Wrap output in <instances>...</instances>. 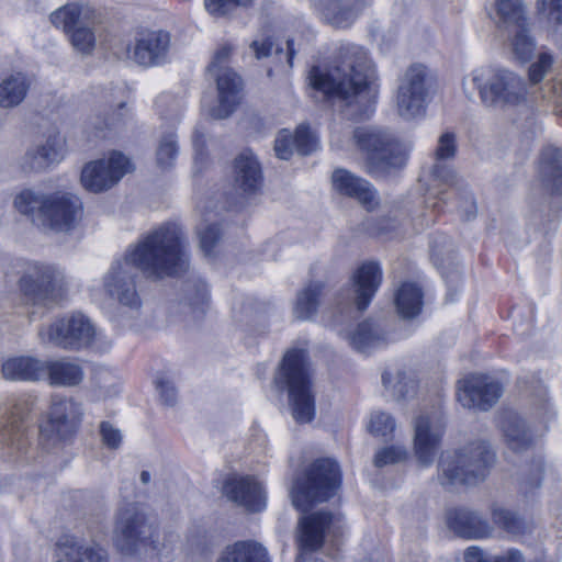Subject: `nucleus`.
<instances>
[{
    "label": "nucleus",
    "mask_w": 562,
    "mask_h": 562,
    "mask_svg": "<svg viewBox=\"0 0 562 562\" xmlns=\"http://www.w3.org/2000/svg\"><path fill=\"white\" fill-rule=\"evenodd\" d=\"M135 268L154 279L172 277L186 271L188 256L180 227L176 224H165L144 236L122 259L113 261L101 285L93 284L90 288L91 299L101 303L106 295L122 305L138 308L140 297L135 285Z\"/></svg>",
    "instance_id": "nucleus-1"
},
{
    "label": "nucleus",
    "mask_w": 562,
    "mask_h": 562,
    "mask_svg": "<svg viewBox=\"0 0 562 562\" xmlns=\"http://www.w3.org/2000/svg\"><path fill=\"white\" fill-rule=\"evenodd\" d=\"M339 55L340 65L329 71L313 67L308 75L310 85L327 99L345 101L347 115L368 117L374 111L378 97L374 67L359 45H342Z\"/></svg>",
    "instance_id": "nucleus-2"
},
{
    "label": "nucleus",
    "mask_w": 562,
    "mask_h": 562,
    "mask_svg": "<svg viewBox=\"0 0 562 562\" xmlns=\"http://www.w3.org/2000/svg\"><path fill=\"white\" fill-rule=\"evenodd\" d=\"M113 542L123 553L139 552L147 562H172L179 550V537L172 532L157 535L137 504L119 510Z\"/></svg>",
    "instance_id": "nucleus-3"
},
{
    "label": "nucleus",
    "mask_w": 562,
    "mask_h": 562,
    "mask_svg": "<svg viewBox=\"0 0 562 562\" xmlns=\"http://www.w3.org/2000/svg\"><path fill=\"white\" fill-rule=\"evenodd\" d=\"M462 90L469 100L475 92L485 108L504 112L524 105L527 85L522 77L505 68L483 66L473 69L462 80Z\"/></svg>",
    "instance_id": "nucleus-4"
},
{
    "label": "nucleus",
    "mask_w": 562,
    "mask_h": 562,
    "mask_svg": "<svg viewBox=\"0 0 562 562\" xmlns=\"http://www.w3.org/2000/svg\"><path fill=\"white\" fill-rule=\"evenodd\" d=\"M14 205L20 213L31 216L35 224L54 232L70 231L82 214L79 198L64 192L44 195L23 190L15 196Z\"/></svg>",
    "instance_id": "nucleus-5"
},
{
    "label": "nucleus",
    "mask_w": 562,
    "mask_h": 562,
    "mask_svg": "<svg viewBox=\"0 0 562 562\" xmlns=\"http://www.w3.org/2000/svg\"><path fill=\"white\" fill-rule=\"evenodd\" d=\"M307 352L289 350L274 378L280 390H286L292 416L297 423H310L315 416V396Z\"/></svg>",
    "instance_id": "nucleus-6"
},
{
    "label": "nucleus",
    "mask_w": 562,
    "mask_h": 562,
    "mask_svg": "<svg viewBox=\"0 0 562 562\" xmlns=\"http://www.w3.org/2000/svg\"><path fill=\"white\" fill-rule=\"evenodd\" d=\"M494 460L495 453L484 441L446 451L439 460V481L443 486L475 485L485 480Z\"/></svg>",
    "instance_id": "nucleus-7"
},
{
    "label": "nucleus",
    "mask_w": 562,
    "mask_h": 562,
    "mask_svg": "<svg viewBox=\"0 0 562 562\" xmlns=\"http://www.w3.org/2000/svg\"><path fill=\"white\" fill-rule=\"evenodd\" d=\"M341 471L331 459L316 460L306 471L303 480L296 481L291 491L292 503L301 512H306L315 503L329 499L339 490Z\"/></svg>",
    "instance_id": "nucleus-8"
},
{
    "label": "nucleus",
    "mask_w": 562,
    "mask_h": 562,
    "mask_svg": "<svg viewBox=\"0 0 562 562\" xmlns=\"http://www.w3.org/2000/svg\"><path fill=\"white\" fill-rule=\"evenodd\" d=\"M353 138L364 157L368 171L372 175L389 173L406 162L407 150L376 127H358Z\"/></svg>",
    "instance_id": "nucleus-9"
},
{
    "label": "nucleus",
    "mask_w": 562,
    "mask_h": 562,
    "mask_svg": "<svg viewBox=\"0 0 562 562\" xmlns=\"http://www.w3.org/2000/svg\"><path fill=\"white\" fill-rule=\"evenodd\" d=\"M50 22L68 36L72 48L81 55H90L95 48V25L98 15L93 8L85 3H67L55 10Z\"/></svg>",
    "instance_id": "nucleus-10"
},
{
    "label": "nucleus",
    "mask_w": 562,
    "mask_h": 562,
    "mask_svg": "<svg viewBox=\"0 0 562 562\" xmlns=\"http://www.w3.org/2000/svg\"><path fill=\"white\" fill-rule=\"evenodd\" d=\"M40 339L68 350H79L87 347H99L102 333L98 331L91 321L82 313H72L56 319L38 331Z\"/></svg>",
    "instance_id": "nucleus-11"
},
{
    "label": "nucleus",
    "mask_w": 562,
    "mask_h": 562,
    "mask_svg": "<svg viewBox=\"0 0 562 562\" xmlns=\"http://www.w3.org/2000/svg\"><path fill=\"white\" fill-rule=\"evenodd\" d=\"M233 47L228 44L221 46L214 54L207 68L214 78L217 89V105L209 110V115L214 119H226L237 108L241 100L243 80L229 66V57Z\"/></svg>",
    "instance_id": "nucleus-12"
},
{
    "label": "nucleus",
    "mask_w": 562,
    "mask_h": 562,
    "mask_svg": "<svg viewBox=\"0 0 562 562\" xmlns=\"http://www.w3.org/2000/svg\"><path fill=\"white\" fill-rule=\"evenodd\" d=\"M64 276L50 265L29 262L19 280L20 291L32 304L48 305L57 301L63 290Z\"/></svg>",
    "instance_id": "nucleus-13"
},
{
    "label": "nucleus",
    "mask_w": 562,
    "mask_h": 562,
    "mask_svg": "<svg viewBox=\"0 0 562 562\" xmlns=\"http://www.w3.org/2000/svg\"><path fill=\"white\" fill-rule=\"evenodd\" d=\"M496 23L513 58L527 61V18L522 0H495Z\"/></svg>",
    "instance_id": "nucleus-14"
},
{
    "label": "nucleus",
    "mask_w": 562,
    "mask_h": 562,
    "mask_svg": "<svg viewBox=\"0 0 562 562\" xmlns=\"http://www.w3.org/2000/svg\"><path fill=\"white\" fill-rule=\"evenodd\" d=\"M340 527V517L328 512H316L303 516L297 526L299 555L296 562H305L308 554L322 548L326 535H335Z\"/></svg>",
    "instance_id": "nucleus-15"
},
{
    "label": "nucleus",
    "mask_w": 562,
    "mask_h": 562,
    "mask_svg": "<svg viewBox=\"0 0 562 562\" xmlns=\"http://www.w3.org/2000/svg\"><path fill=\"white\" fill-rule=\"evenodd\" d=\"M426 78L427 69L423 65H413L403 75L396 94V109L403 119L413 120L425 113Z\"/></svg>",
    "instance_id": "nucleus-16"
},
{
    "label": "nucleus",
    "mask_w": 562,
    "mask_h": 562,
    "mask_svg": "<svg viewBox=\"0 0 562 562\" xmlns=\"http://www.w3.org/2000/svg\"><path fill=\"white\" fill-rule=\"evenodd\" d=\"M132 170L131 160L123 154L113 151L108 159L87 164L81 172V183L88 191L102 192L116 184Z\"/></svg>",
    "instance_id": "nucleus-17"
},
{
    "label": "nucleus",
    "mask_w": 562,
    "mask_h": 562,
    "mask_svg": "<svg viewBox=\"0 0 562 562\" xmlns=\"http://www.w3.org/2000/svg\"><path fill=\"white\" fill-rule=\"evenodd\" d=\"M503 394V385L484 374H471L457 383V401L465 408L488 411Z\"/></svg>",
    "instance_id": "nucleus-18"
},
{
    "label": "nucleus",
    "mask_w": 562,
    "mask_h": 562,
    "mask_svg": "<svg viewBox=\"0 0 562 562\" xmlns=\"http://www.w3.org/2000/svg\"><path fill=\"white\" fill-rule=\"evenodd\" d=\"M456 154V137L452 133H445L440 136L436 149V164L431 170L434 188L429 192L427 204L434 209H440L439 203H446L441 194L456 195L453 184L456 175L442 160L450 159Z\"/></svg>",
    "instance_id": "nucleus-19"
},
{
    "label": "nucleus",
    "mask_w": 562,
    "mask_h": 562,
    "mask_svg": "<svg viewBox=\"0 0 562 562\" xmlns=\"http://www.w3.org/2000/svg\"><path fill=\"white\" fill-rule=\"evenodd\" d=\"M171 47L170 34L162 30H143L128 46L130 57L144 67H155L168 60Z\"/></svg>",
    "instance_id": "nucleus-20"
},
{
    "label": "nucleus",
    "mask_w": 562,
    "mask_h": 562,
    "mask_svg": "<svg viewBox=\"0 0 562 562\" xmlns=\"http://www.w3.org/2000/svg\"><path fill=\"white\" fill-rule=\"evenodd\" d=\"M82 408L72 398L54 395L50 401L47 422L41 427L42 434L65 437L80 424Z\"/></svg>",
    "instance_id": "nucleus-21"
},
{
    "label": "nucleus",
    "mask_w": 562,
    "mask_h": 562,
    "mask_svg": "<svg viewBox=\"0 0 562 562\" xmlns=\"http://www.w3.org/2000/svg\"><path fill=\"white\" fill-rule=\"evenodd\" d=\"M443 419L440 413L419 416L415 422L414 450L418 462L429 467L443 434Z\"/></svg>",
    "instance_id": "nucleus-22"
},
{
    "label": "nucleus",
    "mask_w": 562,
    "mask_h": 562,
    "mask_svg": "<svg viewBox=\"0 0 562 562\" xmlns=\"http://www.w3.org/2000/svg\"><path fill=\"white\" fill-rule=\"evenodd\" d=\"M223 492L228 499L249 512H261L267 506V496L262 484L249 475L228 477Z\"/></svg>",
    "instance_id": "nucleus-23"
},
{
    "label": "nucleus",
    "mask_w": 562,
    "mask_h": 562,
    "mask_svg": "<svg viewBox=\"0 0 562 562\" xmlns=\"http://www.w3.org/2000/svg\"><path fill=\"white\" fill-rule=\"evenodd\" d=\"M66 154V139L56 127L43 133V139L26 153L25 158L31 169H44L60 162Z\"/></svg>",
    "instance_id": "nucleus-24"
},
{
    "label": "nucleus",
    "mask_w": 562,
    "mask_h": 562,
    "mask_svg": "<svg viewBox=\"0 0 562 562\" xmlns=\"http://www.w3.org/2000/svg\"><path fill=\"white\" fill-rule=\"evenodd\" d=\"M32 409L29 397L20 396L11 398L7 408V425L3 429V438L9 446L16 451H24L27 446L24 420Z\"/></svg>",
    "instance_id": "nucleus-25"
},
{
    "label": "nucleus",
    "mask_w": 562,
    "mask_h": 562,
    "mask_svg": "<svg viewBox=\"0 0 562 562\" xmlns=\"http://www.w3.org/2000/svg\"><path fill=\"white\" fill-rule=\"evenodd\" d=\"M331 182L335 191L358 200L367 210L373 209L378 203L376 192L372 186L346 169L335 170Z\"/></svg>",
    "instance_id": "nucleus-26"
},
{
    "label": "nucleus",
    "mask_w": 562,
    "mask_h": 562,
    "mask_svg": "<svg viewBox=\"0 0 562 562\" xmlns=\"http://www.w3.org/2000/svg\"><path fill=\"white\" fill-rule=\"evenodd\" d=\"M53 562H108V558L98 546L79 543L75 537L65 535L55 544Z\"/></svg>",
    "instance_id": "nucleus-27"
},
{
    "label": "nucleus",
    "mask_w": 562,
    "mask_h": 562,
    "mask_svg": "<svg viewBox=\"0 0 562 562\" xmlns=\"http://www.w3.org/2000/svg\"><path fill=\"white\" fill-rule=\"evenodd\" d=\"M382 282V270L378 262L362 263L352 276L353 301L359 311H364L371 303Z\"/></svg>",
    "instance_id": "nucleus-28"
},
{
    "label": "nucleus",
    "mask_w": 562,
    "mask_h": 562,
    "mask_svg": "<svg viewBox=\"0 0 562 562\" xmlns=\"http://www.w3.org/2000/svg\"><path fill=\"white\" fill-rule=\"evenodd\" d=\"M447 522L454 533L468 539L490 538L493 533V528L486 519L465 508L450 510Z\"/></svg>",
    "instance_id": "nucleus-29"
},
{
    "label": "nucleus",
    "mask_w": 562,
    "mask_h": 562,
    "mask_svg": "<svg viewBox=\"0 0 562 562\" xmlns=\"http://www.w3.org/2000/svg\"><path fill=\"white\" fill-rule=\"evenodd\" d=\"M85 378L82 367L74 359L57 358L44 360L43 380L50 386L74 387Z\"/></svg>",
    "instance_id": "nucleus-30"
},
{
    "label": "nucleus",
    "mask_w": 562,
    "mask_h": 562,
    "mask_svg": "<svg viewBox=\"0 0 562 562\" xmlns=\"http://www.w3.org/2000/svg\"><path fill=\"white\" fill-rule=\"evenodd\" d=\"M261 167L250 150L238 155L234 164V187L236 194L255 193L261 186Z\"/></svg>",
    "instance_id": "nucleus-31"
},
{
    "label": "nucleus",
    "mask_w": 562,
    "mask_h": 562,
    "mask_svg": "<svg viewBox=\"0 0 562 562\" xmlns=\"http://www.w3.org/2000/svg\"><path fill=\"white\" fill-rule=\"evenodd\" d=\"M314 5L336 27H348L359 12L358 2L355 0H316Z\"/></svg>",
    "instance_id": "nucleus-32"
},
{
    "label": "nucleus",
    "mask_w": 562,
    "mask_h": 562,
    "mask_svg": "<svg viewBox=\"0 0 562 562\" xmlns=\"http://www.w3.org/2000/svg\"><path fill=\"white\" fill-rule=\"evenodd\" d=\"M44 360L32 356H20L7 359L2 363V374L12 381H42Z\"/></svg>",
    "instance_id": "nucleus-33"
},
{
    "label": "nucleus",
    "mask_w": 562,
    "mask_h": 562,
    "mask_svg": "<svg viewBox=\"0 0 562 562\" xmlns=\"http://www.w3.org/2000/svg\"><path fill=\"white\" fill-rule=\"evenodd\" d=\"M31 81L23 72H13L0 80V105L12 108L26 97Z\"/></svg>",
    "instance_id": "nucleus-34"
},
{
    "label": "nucleus",
    "mask_w": 562,
    "mask_h": 562,
    "mask_svg": "<svg viewBox=\"0 0 562 562\" xmlns=\"http://www.w3.org/2000/svg\"><path fill=\"white\" fill-rule=\"evenodd\" d=\"M501 427L507 447L515 453L524 452L527 448L524 417L514 411H506L502 416Z\"/></svg>",
    "instance_id": "nucleus-35"
},
{
    "label": "nucleus",
    "mask_w": 562,
    "mask_h": 562,
    "mask_svg": "<svg viewBox=\"0 0 562 562\" xmlns=\"http://www.w3.org/2000/svg\"><path fill=\"white\" fill-rule=\"evenodd\" d=\"M424 294L422 289L412 282L403 283L395 293V306L402 318H414L423 308Z\"/></svg>",
    "instance_id": "nucleus-36"
},
{
    "label": "nucleus",
    "mask_w": 562,
    "mask_h": 562,
    "mask_svg": "<svg viewBox=\"0 0 562 562\" xmlns=\"http://www.w3.org/2000/svg\"><path fill=\"white\" fill-rule=\"evenodd\" d=\"M217 562H270L267 550L255 542L240 541L228 546Z\"/></svg>",
    "instance_id": "nucleus-37"
},
{
    "label": "nucleus",
    "mask_w": 562,
    "mask_h": 562,
    "mask_svg": "<svg viewBox=\"0 0 562 562\" xmlns=\"http://www.w3.org/2000/svg\"><path fill=\"white\" fill-rule=\"evenodd\" d=\"M323 288L321 282H312L299 292L294 306L296 318L302 321L311 319L316 314Z\"/></svg>",
    "instance_id": "nucleus-38"
},
{
    "label": "nucleus",
    "mask_w": 562,
    "mask_h": 562,
    "mask_svg": "<svg viewBox=\"0 0 562 562\" xmlns=\"http://www.w3.org/2000/svg\"><path fill=\"white\" fill-rule=\"evenodd\" d=\"M382 382L385 390L397 400L406 397L415 387L414 380L398 369L385 370L382 374Z\"/></svg>",
    "instance_id": "nucleus-39"
},
{
    "label": "nucleus",
    "mask_w": 562,
    "mask_h": 562,
    "mask_svg": "<svg viewBox=\"0 0 562 562\" xmlns=\"http://www.w3.org/2000/svg\"><path fill=\"white\" fill-rule=\"evenodd\" d=\"M491 516L494 525L509 535H519L524 529V518L515 510L503 506H494Z\"/></svg>",
    "instance_id": "nucleus-40"
},
{
    "label": "nucleus",
    "mask_w": 562,
    "mask_h": 562,
    "mask_svg": "<svg viewBox=\"0 0 562 562\" xmlns=\"http://www.w3.org/2000/svg\"><path fill=\"white\" fill-rule=\"evenodd\" d=\"M348 340L355 349L361 352H367L381 344V337L369 322L359 324L357 329L348 336Z\"/></svg>",
    "instance_id": "nucleus-41"
},
{
    "label": "nucleus",
    "mask_w": 562,
    "mask_h": 562,
    "mask_svg": "<svg viewBox=\"0 0 562 562\" xmlns=\"http://www.w3.org/2000/svg\"><path fill=\"white\" fill-rule=\"evenodd\" d=\"M214 217L215 216L212 212L206 213L203 221L198 226L200 247L205 256L212 255L213 249L221 236V229L217 223L213 222Z\"/></svg>",
    "instance_id": "nucleus-42"
},
{
    "label": "nucleus",
    "mask_w": 562,
    "mask_h": 562,
    "mask_svg": "<svg viewBox=\"0 0 562 562\" xmlns=\"http://www.w3.org/2000/svg\"><path fill=\"white\" fill-rule=\"evenodd\" d=\"M395 428V419L390 414L381 411H375L371 413L368 423V430L374 437H390L393 435Z\"/></svg>",
    "instance_id": "nucleus-43"
},
{
    "label": "nucleus",
    "mask_w": 562,
    "mask_h": 562,
    "mask_svg": "<svg viewBox=\"0 0 562 562\" xmlns=\"http://www.w3.org/2000/svg\"><path fill=\"white\" fill-rule=\"evenodd\" d=\"M407 456V450L403 446L384 447L375 452L373 463L376 468H383L402 462Z\"/></svg>",
    "instance_id": "nucleus-44"
},
{
    "label": "nucleus",
    "mask_w": 562,
    "mask_h": 562,
    "mask_svg": "<svg viewBox=\"0 0 562 562\" xmlns=\"http://www.w3.org/2000/svg\"><path fill=\"white\" fill-rule=\"evenodd\" d=\"M155 105L161 117L172 120L179 119L183 109L182 102L169 93L159 95Z\"/></svg>",
    "instance_id": "nucleus-45"
},
{
    "label": "nucleus",
    "mask_w": 562,
    "mask_h": 562,
    "mask_svg": "<svg viewBox=\"0 0 562 562\" xmlns=\"http://www.w3.org/2000/svg\"><path fill=\"white\" fill-rule=\"evenodd\" d=\"M177 154L178 149L175 135L170 133L167 136H165L159 143L157 149V164L161 168L171 167L177 157Z\"/></svg>",
    "instance_id": "nucleus-46"
},
{
    "label": "nucleus",
    "mask_w": 562,
    "mask_h": 562,
    "mask_svg": "<svg viewBox=\"0 0 562 562\" xmlns=\"http://www.w3.org/2000/svg\"><path fill=\"white\" fill-rule=\"evenodd\" d=\"M552 64L553 57L548 52L537 54L529 66V83L541 81L551 69Z\"/></svg>",
    "instance_id": "nucleus-47"
},
{
    "label": "nucleus",
    "mask_w": 562,
    "mask_h": 562,
    "mask_svg": "<svg viewBox=\"0 0 562 562\" xmlns=\"http://www.w3.org/2000/svg\"><path fill=\"white\" fill-rule=\"evenodd\" d=\"M295 149L301 155H308L317 149V137L305 125H300L293 137Z\"/></svg>",
    "instance_id": "nucleus-48"
},
{
    "label": "nucleus",
    "mask_w": 562,
    "mask_h": 562,
    "mask_svg": "<svg viewBox=\"0 0 562 562\" xmlns=\"http://www.w3.org/2000/svg\"><path fill=\"white\" fill-rule=\"evenodd\" d=\"M254 0H204L205 10L214 16L231 13L237 7H247Z\"/></svg>",
    "instance_id": "nucleus-49"
},
{
    "label": "nucleus",
    "mask_w": 562,
    "mask_h": 562,
    "mask_svg": "<svg viewBox=\"0 0 562 562\" xmlns=\"http://www.w3.org/2000/svg\"><path fill=\"white\" fill-rule=\"evenodd\" d=\"M100 435L102 442L110 449H117L123 440L121 430L109 422H102L100 424Z\"/></svg>",
    "instance_id": "nucleus-50"
},
{
    "label": "nucleus",
    "mask_w": 562,
    "mask_h": 562,
    "mask_svg": "<svg viewBox=\"0 0 562 562\" xmlns=\"http://www.w3.org/2000/svg\"><path fill=\"white\" fill-rule=\"evenodd\" d=\"M293 147H295V146H294V140H293L292 135L286 130H282L276 138V144H274L276 155L280 159L286 160L291 157V155L293 153Z\"/></svg>",
    "instance_id": "nucleus-51"
},
{
    "label": "nucleus",
    "mask_w": 562,
    "mask_h": 562,
    "mask_svg": "<svg viewBox=\"0 0 562 562\" xmlns=\"http://www.w3.org/2000/svg\"><path fill=\"white\" fill-rule=\"evenodd\" d=\"M537 10L549 19L562 23V0H538Z\"/></svg>",
    "instance_id": "nucleus-52"
},
{
    "label": "nucleus",
    "mask_w": 562,
    "mask_h": 562,
    "mask_svg": "<svg viewBox=\"0 0 562 562\" xmlns=\"http://www.w3.org/2000/svg\"><path fill=\"white\" fill-rule=\"evenodd\" d=\"M155 385L165 404L172 405L176 402L177 392L169 379L166 376H158L155 381Z\"/></svg>",
    "instance_id": "nucleus-53"
},
{
    "label": "nucleus",
    "mask_w": 562,
    "mask_h": 562,
    "mask_svg": "<svg viewBox=\"0 0 562 562\" xmlns=\"http://www.w3.org/2000/svg\"><path fill=\"white\" fill-rule=\"evenodd\" d=\"M460 212L464 220H471L476 214V205L471 194L467 193L460 196L453 205Z\"/></svg>",
    "instance_id": "nucleus-54"
},
{
    "label": "nucleus",
    "mask_w": 562,
    "mask_h": 562,
    "mask_svg": "<svg viewBox=\"0 0 562 562\" xmlns=\"http://www.w3.org/2000/svg\"><path fill=\"white\" fill-rule=\"evenodd\" d=\"M250 47L254 50L256 58L261 59L271 54L274 43L270 37H262L255 40Z\"/></svg>",
    "instance_id": "nucleus-55"
},
{
    "label": "nucleus",
    "mask_w": 562,
    "mask_h": 562,
    "mask_svg": "<svg viewBox=\"0 0 562 562\" xmlns=\"http://www.w3.org/2000/svg\"><path fill=\"white\" fill-rule=\"evenodd\" d=\"M491 562H525V557L520 550L512 548L501 554L493 555Z\"/></svg>",
    "instance_id": "nucleus-56"
},
{
    "label": "nucleus",
    "mask_w": 562,
    "mask_h": 562,
    "mask_svg": "<svg viewBox=\"0 0 562 562\" xmlns=\"http://www.w3.org/2000/svg\"><path fill=\"white\" fill-rule=\"evenodd\" d=\"M463 558L465 562H491L492 559V557L486 555L484 551L476 546L469 547L464 551Z\"/></svg>",
    "instance_id": "nucleus-57"
},
{
    "label": "nucleus",
    "mask_w": 562,
    "mask_h": 562,
    "mask_svg": "<svg viewBox=\"0 0 562 562\" xmlns=\"http://www.w3.org/2000/svg\"><path fill=\"white\" fill-rule=\"evenodd\" d=\"M561 158L562 151L557 148H550L543 155V160L548 164L552 171H559L560 169H562Z\"/></svg>",
    "instance_id": "nucleus-58"
},
{
    "label": "nucleus",
    "mask_w": 562,
    "mask_h": 562,
    "mask_svg": "<svg viewBox=\"0 0 562 562\" xmlns=\"http://www.w3.org/2000/svg\"><path fill=\"white\" fill-rule=\"evenodd\" d=\"M543 475V463L541 460L533 462L532 469L529 468V487H539Z\"/></svg>",
    "instance_id": "nucleus-59"
},
{
    "label": "nucleus",
    "mask_w": 562,
    "mask_h": 562,
    "mask_svg": "<svg viewBox=\"0 0 562 562\" xmlns=\"http://www.w3.org/2000/svg\"><path fill=\"white\" fill-rule=\"evenodd\" d=\"M125 106V102L123 100H119L116 104V110L111 114V116L104 122L105 126H114L117 127L122 124L123 121V110Z\"/></svg>",
    "instance_id": "nucleus-60"
},
{
    "label": "nucleus",
    "mask_w": 562,
    "mask_h": 562,
    "mask_svg": "<svg viewBox=\"0 0 562 562\" xmlns=\"http://www.w3.org/2000/svg\"><path fill=\"white\" fill-rule=\"evenodd\" d=\"M203 134H201L199 131H195L194 132V135H193V146H194V149L196 151V155H201L202 153V148H203V145H204V139H203Z\"/></svg>",
    "instance_id": "nucleus-61"
},
{
    "label": "nucleus",
    "mask_w": 562,
    "mask_h": 562,
    "mask_svg": "<svg viewBox=\"0 0 562 562\" xmlns=\"http://www.w3.org/2000/svg\"><path fill=\"white\" fill-rule=\"evenodd\" d=\"M539 402V404H543L546 402V397H547V390L546 387L540 384L538 387H537V392H536V395H535Z\"/></svg>",
    "instance_id": "nucleus-62"
},
{
    "label": "nucleus",
    "mask_w": 562,
    "mask_h": 562,
    "mask_svg": "<svg viewBox=\"0 0 562 562\" xmlns=\"http://www.w3.org/2000/svg\"><path fill=\"white\" fill-rule=\"evenodd\" d=\"M207 300H209V293H207L206 288L203 286L201 290H199L198 303L201 305H204V304H206Z\"/></svg>",
    "instance_id": "nucleus-63"
},
{
    "label": "nucleus",
    "mask_w": 562,
    "mask_h": 562,
    "mask_svg": "<svg viewBox=\"0 0 562 562\" xmlns=\"http://www.w3.org/2000/svg\"><path fill=\"white\" fill-rule=\"evenodd\" d=\"M288 54H286V57H288V63H289V66L292 67L293 66V58H294V55H295V50L293 48V42L292 41H288Z\"/></svg>",
    "instance_id": "nucleus-64"
}]
</instances>
